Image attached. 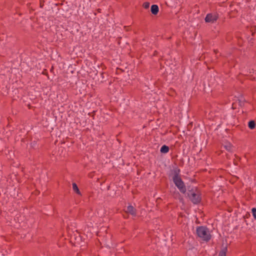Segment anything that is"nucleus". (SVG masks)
I'll return each mask as SVG.
<instances>
[{
    "instance_id": "393cba45",
    "label": "nucleus",
    "mask_w": 256,
    "mask_h": 256,
    "mask_svg": "<svg viewBox=\"0 0 256 256\" xmlns=\"http://www.w3.org/2000/svg\"><path fill=\"white\" fill-rule=\"evenodd\" d=\"M127 214H128V213H126V216H125V215H124V218H128V216Z\"/></svg>"
},
{
    "instance_id": "9d476101",
    "label": "nucleus",
    "mask_w": 256,
    "mask_h": 256,
    "mask_svg": "<svg viewBox=\"0 0 256 256\" xmlns=\"http://www.w3.org/2000/svg\"><path fill=\"white\" fill-rule=\"evenodd\" d=\"M150 12L154 15H156L159 12V8L156 4H152L150 8Z\"/></svg>"
},
{
    "instance_id": "f257e3e1",
    "label": "nucleus",
    "mask_w": 256,
    "mask_h": 256,
    "mask_svg": "<svg viewBox=\"0 0 256 256\" xmlns=\"http://www.w3.org/2000/svg\"><path fill=\"white\" fill-rule=\"evenodd\" d=\"M184 195L194 204H198L202 202V193L196 186H188Z\"/></svg>"
},
{
    "instance_id": "f8f14e48",
    "label": "nucleus",
    "mask_w": 256,
    "mask_h": 256,
    "mask_svg": "<svg viewBox=\"0 0 256 256\" xmlns=\"http://www.w3.org/2000/svg\"><path fill=\"white\" fill-rule=\"evenodd\" d=\"M72 188L74 191L78 194V195H82L81 192L78 188V185L76 182H73L72 184Z\"/></svg>"
},
{
    "instance_id": "9b49d317",
    "label": "nucleus",
    "mask_w": 256,
    "mask_h": 256,
    "mask_svg": "<svg viewBox=\"0 0 256 256\" xmlns=\"http://www.w3.org/2000/svg\"><path fill=\"white\" fill-rule=\"evenodd\" d=\"M169 146L165 144L163 145L160 149V152L162 154H166L169 152Z\"/></svg>"
},
{
    "instance_id": "bb28decb",
    "label": "nucleus",
    "mask_w": 256,
    "mask_h": 256,
    "mask_svg": "<svg viewBox=\"0 0 256 256\" xmlns=\"http://www.w3.org/2000/svg\"><path fill=\"white\" fill-rule=\"evenodd\" d=\"M214 52L216 54L218 52V50H214Z\"/></svg>"
},
{
    "instance_id": "cd10ccee",
    "label": "nucleus",
    "mask_w": 256,
    "mask_h": 256,
    "mask_svg": "<svg viewBox=\"0 0 256 256\" xmlns=\"http://www.w3.org/2000/svg\"><path fill=\"white\" fill-rule=\"evenodd\" d=\"M64 16L65 18H66V17H67V16H68V17H69V16H70V14H69V15H68V16L65 15V16Z\"/></svg>"
},
{
    "instance_id": "aec40b11",
    "label": "nucleus",
    "mask_w": 256,
    "mask_h": 256,
    "mask_svg": "<svg viewBox=\"0 0 256 256\" xmlns=\"http://www.w3.org/2000/svg\"><path fill=\"white\" fill-rule=\"evenodd\" d=\"M6 252L5 251L4 253L2 252H0V256H8Z\"/></svg>"
},
{
    "instance_id": "1a4fd4ad",
    "label": "nucleus",
    "mask_w": 256,
    "mask_h": 256,
    "mask_svg": "<svg viewBox=\"0 0 256 256\" xmlns=\"http://www.w3.org/2000/svg\"><path fill=\"white\" fill-rule=\"evenodd\" d=\"M180 170L178 166L174 168V169L172 170V174L174 175L172 180L180 178Z\"/></svg>"
},
{
    "instance_id": "4468645a",
    "label": "nucleus",
    "mask_w": 256,
    "mask_h": 256,
    "mask_svg": "<svg viewBox=\"0 0 256 256\" xmlns=\"http://www.w3.org/2000/svg\"><path fill=\"white\" fill-rule=\"evenodd\" d=\"M102 78L100 80V82L102 83H104L106 82V78L108 76V75L106 73L102 72L100 74Z\"/></svg>"
},
{
    "instance_id": "7c9ffc66",
    "label": "nucleus",
    "mask_w": 256,
    "mask_h": 256,
    "mask_svg": "<svg viewBox=\"0 0 256 256\" xmlns=\"http://www.w3.org/2000/svg\"><path fill=\"white\" fill-rule=\"evenodd\" d=\"M100 9H98V12H100Z\"/></svg>"
},
{
    "instance_id": "b1692460",
    "label": "nucleus",
    "mask_w": 256,
    "mask_h": 256,
    "mask_svg": "<svg viewBox=\"0 0 256 256\" xmlns=\"http://www.w3.org/2000/svg\"><path fill=\"white\" fill-rule=\"evenodd\" d=\"M95 112H96V111H94L92 112L93 114L92 116V117H93V119H94V115L95 114Z\"/></svg>"
},
{
    "instance_id": "0eeeda50",
    "label": "nucleus",
    "mask_w": 256,
    "mask_h": 256,
    "mask_svg": "<svg viewBox=\"0 0 256 256\" xmlns=\"http://www.w3.org/2000/svg\"><path fill=\"white\" fill-rule=\"evenodd\" d=\"M218 18V14L209 13L208 14L205 18V22H206L214 23Z\"/></svg>"
},
{
    "instance_id": "6e6552de",
    "label": "nucleus",
    "mask_w": 256,
    "mask_h": 256,
    "mask_svg": "<svg viewBox=\"0 0 256 256\" xmlns=\"http://www.w3.org/2000/svg\"><path fill=\"white\" fill-rule=\"evenodd\" d=\"M126 212L130 214L132 216L135 217L136 216V208L131 205L127 206Z\"/></svg>"
},
{
    "instance_id": "4be33fe9",
    "label": "nucleus",
    "mask_w": 256,
    "mask_h": 256,
    "mask_svg": "<svg viewBox=\"0 0 256 256\" xmlns=\"http://www.w3.org/2000/svg\"><path fill=\"white\" fill-rule=\"evenodd\" d=\"M250 216V214L249 213H248L245 216H244V218H248V216Z\"/></svg>"
},
{
    "instance_id": "a878e982",
    "label": "nucleus",
    "mask_w": 256,
    "mask_h": 256,
    "mask_svg": "<svg viewBox=\"0 0 256 256\" xmlns=\"http://www.w3.org/2000/svg\"><path fill=\"white\" fill-rule=\"evenodd\" d=\"M53 70H54V68H53V66H52V68H51V69H50V72H52Z\"/></svg>"
},
{
    "instance_id": "473e14b6",
    "label": "nucleus",
    "mask_w": 256,
    "mask_h": 256,
    "mask_svg": "<svg viewBox=\"0 0 256 256\" xmlns=\"http://www.w3.org/2000/svg\"><path fill=\"white\" fill-rule=\"evenodd\" d=\"M62 1L63 2H64V0H62Z\"/></svg>"
},
{
    "instance_id": "2f4dec72",
    "label": "nucleus",
    "mask_w": 256,
    "mask_h": 256,
    "mask_svg": "<svg viewBox=\"0 0 256 256\" xmlns=\"http://www.w3.org/2000/svg\"><path fill=\"white\" fill-rule=\"evenodd\" d=\"M255 220H256V215H255V217L254 218Z\"/></svg>"
},
{
    "instance_id": "f03ea898",
    "label": "nucleus",
    "mask_w": 256,
    "mask_h": 256,
    "mask_svg": "<svg viewBox=\"0 0 256 256\" xmlns=\"http://www.w3.org/2000/svg\"><path fill=\"white\" fill-rule=\"evenodd\" d=\"M196 234L202 240L209 241L212 238L208 228L206 226H198L196 228Z\"/></svg>"
},
{
    "instance_id": "5701e85b",
    "label": "nucleus",
    "mask_w": 256,
    "mask_h": 256,
    "mask_svg": "<svg viewBox=\"0 0 256 256\" xmlns=\"http://www.w3.org/2000/svg\"><path fill=\"white\" fill-rule=\"evenodd\" d=\"M158 52L156 50H155L154 52V56H156L158 54Z\"/></svg>"
},
{
    "instance_id": "a211bd4d",
    "label": "nucleus",
    "mask_w": 256,
    "mask_h": 256,
    "mask_svg": "<svg viewBox=\"0 0 256 256\" xmlns=\"http://www.w3.org/2000/svg\"><path fill=\"white\" fill-rule=\"evenodd\" d=\"M252 214L254 218L255 217V215H256V208H252Z\"/></svg>"
},
{
    "instance_id": "6ab92c4d",
    "label": "nucleus",
    "mask_w": 256,
    "mask_h": 256,
    "mask_svg": "<svg viewBox=\"0 0 256 256\" xmlns=\"http://www.w3.org/2000/svg\"><path fill=\"white\" fill-rule=\"evenodd\" d=\"M42 74L46 76L48 78V72H47V70L46 69H44L43 72H42Z\"/></svg>"
},
{
    "instance_id": "ddd939ff",
    "label": "nucleus",
    "mask_w": 256,
    "mask_h": 256,
    "mask_svg": "<svg viewBox=\"0 0 256 256\" xmlns=\"http://www.w3.org/2000/svg\"><path fill=\"white\" fill-rule=\"evenodd\" d=\"M248 127L250 130H254L256 128V122L254 120H250L248 122Z\"/></svg>"
},
{
    "instance_id": "423d86ee",
    "label": "nucleus",
    "mask_w": 256,
    "mask_h": 256,
    "mask_svg": "<svg viewBox=\"0 0 256 256\" xmlns=\"http://www.w3.org/2000/svg\"><path fill=\"white\" fill-rule=\"evenodd\" d=\"M70 242L74 246H81V244L82 243V238L80 234H78L76 236L74 235L70 237Z\"/></svg>"
},
{
    "instance_id": "2eb2a0df",
    "label": "nucleus",
    "mask_w": 256,
    "mask_h": 256,
    "mask_svg": "<svg viewBox=\"0 0 256 256\" xmlns=\"http://www.w3.org/2000/svg\"><path fill=\"white\" fill-rule=\"evenodd\" d=\"M227 246L224 247L220 252L218 256H226Z\"/></svg>"
},
{
    "instance_id": "412c9836",
    "label": "nucleus",
    "mask_w": 256,
    "mask_h": 256,
    "mask_svg": "<svg viewBox=\"0 0 256 256\" xmlns=\"http://www.w3.org/2000/svg\"><path fill=\"white\" fill-rule=\"evenodd\" d=\"M43 2H42V0H40V7L41 8H42L43 7V6H44V4H43Z\"/></svg>"
},
{
    "instance_id": "39448f33",
    "label": "nucleus",
    "mask_w": 256,
    "mask_h": 256,
    "mask_svg": "<svg viewBox=\"0 0 256 256\" xmlns=\"http://www.w3.org/2000/svg\"><path fill=\"white\" fill-rule=\"evenodd\" d=\"M224 120L226 121L227 126H234L236 124V116L232 114H226L224 116Z\"/></svg>"
},
{
    "instance_id": "c85d7f7f",
    "label": "nucleus",
    "mask_w": 256,
    "mask_h": 256,
    "mask_svg": "<svg viewBox=\"0 0 256 256\" xmlns=\"http://www.w3.org/2000/svg\"><path fill=\"white\" fill-rule=\"evenodd\" d=\"M234 164L235 165H238V164L236 162H234Z\"/></svg>"
},
{
    "instance_id": "20e7f679",
    "label": "nucleus",
    "mask_w": 256,
    "mask_h": 256,
    "mask_svg": "<svg viewBox=\"0 0 256 256\" xmlns=\"http://www.w3.org/2000/svg\"><path fill=\"white\" fill-rule=\"evenodd\" d=\"M172 180L175 186L178 188L180 192L183 194H186L187 188H186L185 184L181 177Z\"/></svg>"
},
{
    "instance_id": "f3484780",
    "label": "nucleus",
    "mask_w": 256,
    "mask_h": 256,
    "mask_svg": "<svg viewBox=\"0 0 256 256\" xmlns=\"http://www.w3.org/2000/svg\"><path fill=\"white\" fill-rule=\"evenodd\" d=\"M142 6L146 9L148 8L150 6V2H144L142 4Z\"/></svg>"
},
{
    "instance_id": "dca6fc26",
    "label": "nucleus",
    "mask_w": 256,
    "mask_h": 256,
    "mask_svg": "<svg viewBox=\"0 0 256 256\" xmlns=\"http://www.w3.org/2000/svg\"><path fill=\"white\" fill-rule=\"evenodd\" d=\"M224 148L228 152H232V146L230 143H226L224 146Z\"/></svg>"
},
{
    "instance_id": "c756f323",
    "label": "nucleus",
    "mask_w": 256,
    "mask_h": 256,
    "mask_svg": "<svg viewBox=\"0 0 256 256\" xmlns=\"http://www.w3.org/2000/svg\"><path fill=\"white\" fill-rule=\"evenodd\" d=\"M30 5V3L28 4V6H29Z\"/></svg>"
},
{
    "instance_id": "7ed1b4c3",
    "label": "nucleus",
    "mask_w": 256,
    "mask_h": 256,
    "mask_svg": "<svg viewBox=\"0 0 256 256\" xmlns=\"http://www.w3.org/2000/svg\"><path fill=\"white\" fill-rule=\"evenodd\" d=\"M208 86L212 92L221 89L222 85L220 78L218 76H211L208 81Z\"/></svg>"
}]
</instances>
